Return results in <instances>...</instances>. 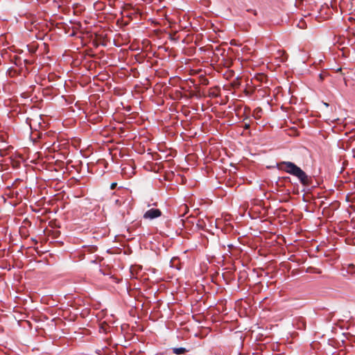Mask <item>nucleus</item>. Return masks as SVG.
I'll list each match as a JSON object with an SVG mask.
<instances>
[{"label":"nucleus","instance_id":"7ed1b4c3","mask_svg":"<svg viewBox=\"0 0 355 355\" xmlns=\"http://www.w3.org/2000/svg\"><path fill=\"white\" fill-rule=\"evenodd\" d=\"M219 88L218 87H214L210 88L209 92V96L210 97H217L219 96Z\"/></svg>","mask_w":355,"mask_h":355},{"label":"nucleus","instance_id":"dca6fc26","mask_svg":"<svg viewBox=\"0 0 355 355\" xmlns=\"http://www.w3.org/2000/svg\"><path fill=\"white\" fill-rule=\"evenodd\" d=\"M0 153H1V155H3V154L1 153V150H0Z\"/></svg>","mask_w":355,"mask_h":355},{"label":"nucleus","instance_id":"f03ea898","mask_svg":"<svg viewBox=\"0 0 355 355\" xmlns=\"http://www.w3.org/2000/svg\"><path fill=\"white\" fill-rule=\"evenodd\" d=\"M162 211L159 209L152 208L145 212L144 214V218L153 220L156 218L161 216Z\"/></svg>","mask_w":355,"mask_h":355},{"label":"nucleus","instance_id":"ddd939ff","mask_svg":"<svg viewBox=\"0 0 355 355\" xmlns=\"http://www.w3.org/2000/svg\"><path fill=\"white\" fill-rule=\"evenodd\" d=\"M196 96V94H194L193 92H191V93L190 94V97H193V96Z\"/></svg>","mask_w":355,"mask_h":355},{"label":"nucleus","instance_id":"39448f33","mask_svg":"<svg viewBox=\"0 0 355 355\" xmlns=\"http://www.w3.org/2000/svg\"><path fill=\"white\" fill-rule=\"evenodd\" d=\"M262 112L263 111L261 107H257L256 109L254 110L252 115L254 117V119H259L261 117Z\"/></svg>","mask_w":355,"mask_h":355},{"label":"nucleus","instance_id":"423d86ee","mask_svg":"<svg viewBox=\"0 0 355 355\" xmlns=\"http://www.w3.org/2000/svg\"><path fill=\"white\" fill-rule=\"evenodd\" d=\"M297 26L300 28H304L306 27V22L304 20H301L298 23Z\"/></svg>","mask_w":355,"mask_h":355},{"label":"nucleus","instance_id":"9d476101","mask_svg":"<svg viewBox=\"0 0 355 355\" xmlns=\"http://www.w3.org/2000/svg\"><path fill=\"white\" fill-rule=\"evenodd\" d=\"M342 69H342L341 67L338 68V69H336V72H340V71H342Z\"/></svg>","mask_w":355,"mask_h":355},{"label":"nucleus","instance_id":"20e7f679","mask_svg":"<svg viewBox=\"0 0 355 355\" xmlns=\"http://www.w3.org/2000/svg\"><path fill=\"white\" fill-rule=\"evenodd\" d=\"M172 351L175 354L177 355L184 354L187 352V350L184 347H174L172 349Z\"/></svg>","mask_w":355,"mask_h":355},{"label":"nucleus","instance_id":"f8f14e48","mask_svg":"<svg viewBox=\"0 0 355 355\" xmlns=\"http://www.w3.org/2000/svg\"><path fill=\"white\" fill-rule=\"evenodd\" d=\"M320 78L321 80H323L324 79V75L323 74H320Z\"/></svg>","mask_w":355,"mask_h":355},{"label":"nucleus","instance_id":"6e6552de","mask_svg":"<svg viewBox=\"0 0 355 355\" xmlns=\"http://www.w3.org/2000/svg\"><path fill=\"white\" fill-rule=\"evenodd\" d=\"M250 124H249V123H245V125H244V126H243V128H244L245 130H248V129H250Z\"/></svg>","mask_w":355,"mask_h":355},{"label":"nucleus","instance_id":"f257e3e1","mask_svg":"<svg viewBox=\"0 0 355 355\" xmlns=\"http://www.w3.org/2000/svg\"><path fill=\"white\" fill-rule=\"evenodd\" d=\"M279 170L283 171L287 173L297 177L300 182L305 187H308L311 184V178L309 177L306 173L299 166L291 162H280L277 164Z\"/></svg>","mask_w":355,"mask_h":355},{"label":"nucleus","instance_id":"0eeeda50","mask_svg":"<svg viewBox=\"0 0 355 355\" xmlns=\"http://www.w3.org/2000/svg\"><path fill=\"white\" fill-rule=\"evenodd\" d=\"M117 184L116 182H112L110 185V189H114L116 187Z\"/></svg>","mask_w":355,"mask_h":355},{"label":"nucleus","instance_id":"2eb2a0df","mask_svg":"<svg viewBox=\"0 0 355 355\" xmlns=\"http://www.w3.org/2000/svg\"><path fill=\"white\" fill-rule=\"evenodd\" d=\"M127 6H129L130 8H132V6L130 4H128Z\"/></svg>","mask_w":355,"mask_h":355},{"label":"nucleus","instance_id":"4468645a","mask_svg":"<svg viewBox=\"0 0 355 355\" xmlns=\"http://www.w3.org/2000/svg\"><path fill=\"white\" fill-rule=\"evenodd\" d=\"M349 267L354 268H355V266H354V265H353V264H351V265H349Z\"/></svg>","mask_w":355,"mask_h":355},{"label":"nucleus","instance_id":"9b49d317","mask_svg":"<svg viewBox=\"0 0 355 355\" xmlns=\"http://www.w3.org/2000/svg\"><path fill=\"white\" fill-rule=\"evenodd\" d=\"M115 203H116V205H121V202H120L119 200H116L115 201Z\"/></svg>","mask_w":355,"mask_h":355},{"label":"nucleus","instance_id":"1a4fd4ad","mask_svg":"<svg viewBox=\"0 0 355 355\" xmlns=\"http://www.w3.org/2000/svg\"><path fill=\"white\" fill-rule=\"evenodd\" d=\"M202 84H204V85H208V84H209V80H208V79L205 78V79H204V80H203V82H202Z\"/></svg>","mask_w":355,"mask_h":355}]
</instances>
